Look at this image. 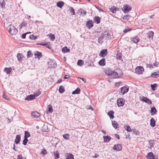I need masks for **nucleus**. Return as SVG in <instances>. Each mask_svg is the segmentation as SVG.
Here are the masks:
<instances>
[{
	"label": "nucleus",
	"instance_id": "57",
	"mask_svg": "<svg viewBox=\"0 0 159 159\" xmlns=\"http://www.w3.org/2000/svg\"><path fill=\"white\" fill-rule=\"evenodd\" d=\"M17 159H25L24 157H22L21 155L18 156Z\"/></svg>",
	"mask_w": 159,
	"mask_h": 159
},
{
	"label": "nucleus",
	"instance_id": "24",
	"mask_svg": "<svg viewBox=\"0 0 159 159\" xmlns=\"http://www.w3.org/2000/svg\"><path fill=\"white\" fill-rule=\"evenodd\" d=\"M114 112L113 111H111L108 112V115L111 119H113L114 118Z\"/></svg>",
	"mask_w": 159,
	"mask_h": 159
},
{
	"label": "nucleus",
	"instance_id": "50",
	"mask_svg": "<svg viewBox=\"0 0 159 159\" xmlns=\"http://www.w3.org/2000/svg\"><path fill=\"white\" fill-rule=\"evenodd\" d=\"M48 44H50V43H45L44 42H42L40 43H39L38 44L41 45H43V46H47L48 45Z\"/></svg>",
	"mask_w": 159,
	"mask_h": 159
},
{
	"label": "nucleus",
	"instance_id": "17",
	"mask_svg": "<svg viewBox=\"0 0 159 159\" xmlns=\"http://www.w3.org/2000/svg\"><path fill=\"white\" fill-rule=\"evenodd\" d=\"M20 141V135H17L16 136L15 142L17 144H18Z\"/></svg>",
	"mask_w": 159,
	"mask_h": 159
},
{
	"label": "nucleus",
	"instance_id": "51",
	"mask_svg": "<svg viewBox=\"0 0 159 159\" xmlns=\"http://www.w3.org/2000/svg\"><path fill=\"white\" fill-rule=\"evenodd\" d=\"M2 97L4 98L7 100H9V98L8 97H7V96H6L4 92H3V94L2 95Z\"/></svg>",
	"mask_w": 159,
	"mask_h": 159
},
{
	"label": "nucleus",
	"instance_id": "33",
	"mask_svg": "<svg viewBox=\"0 0 159 159\" xmlns=\"http://www.w3.org/2000/svg\"><path fill=\"white\" fill-rule=\"evenodd\" d=\"M153 34V32L152 31H150L149 32L148 37L149 38L151 39H152Z\"/></svg>",
	"mask_w": 159,
	"mask_h": 159
},
{
	"label": "nucleus",
	"instance_id": "37",
	"mask_svg": "<svg viewBox=\"0 0 159 159\" xmlns=\"http://www.w3.org/2000/svg\"><path fill=\"white\" fill-rule=\"evenodd\" d=\"M59 153L57 151L54 152V157L55 159L58 158L59 157Z\"/></svg>",
	"mask_w": 159,
	"mask_h": 159
},
{
	"label": "nucleus",
	"instance_id": "53",
	"mask_svg": "<svg viewBox=\"0 0 159 159\" xmlns=\"http://www.w3.org/2000/svg\"><path fill=\"white\" fill-rule=\"evenodd\" d=\"M116 59L120 60L122 58L121 54H117L116 56Z\"/></svg>",
	"mask_w": 159,
	"mask_h": 159
},
{
	"label": "nucleus",
	"instance_id": "49",
	"mask_svg": "<svg viewBox=\"0 0 159 159\" xmlns=\"http://www.w3.org/2000/svg\"><path fill=\"white\" fill-rule=\"evenodd\" d=\"M30 38L32 40H35L37 39V37L33 35H30Z\"/></svg>",
	"mask_w": 159,
	"mask_h": 159
},
{
	"label": "nucleus",
	"instance_id": "29",
	"mask_svg": "<svg viewBox=\"0 0 159 159\" xmlns=\"http://www.w3.org/2000/svg\"><path fill=\"white\" fill-rule=\"evenodd\" d=\"M62 51L64 53H66L69 52L70 49L68 48L67 47H64L62 48Z\"/></svg>",
	"mask_w": 159,
	"mask_h": 159
},
{
	"label": "nucleus",
	"instance_id": "54",
	"mask_svg": "<svg viewBox=\"0 0 159 159\" xmlns=\"http://www.w3.org/2000/svg\"><path fill=\"white\" fill-rule=\"evenodd\" d=\"M149 143L151 148L153 147V142L152 140L150 141Z\"/></svg>",
	"mask_w": 159,
	"mask_h": 159
},
{
	"label": "nucleus",
	"instance_id": "59",
	"mask_svg": "<svg viewBox=\"0 0 159 159\" xmlns=\"http://www.w3.org/2000/svg\"><path fill=\"white\" fill-rule=\"evenodd\" d=\"M78 78L80 79L81 80H82L84 83H85L86 80L85 79L82 78L80 77H78Z\"/></svg>",
	"mask_w": 159,
	"mask_h": 159
},
{
	"label": "nucleus",
	"instance_id": "44",
	"mask_svg": "<svg viewBox=\"0 0 159 159\" xmlns=\"http://www.w3.org/2000/svg\"><path fill=\"white\" fill-rule=\"evenodd\" d=\"M28 141V140L26 138H24V139L23 141V144L24 145H26Z\"/></svg>",
	"mask_w": 159,
	"mask_h": 159
},
{
	"label": "nucleus",
	"instance_id": "5",
	"mask_svg": "<svg viewBox=\"0 0 159 159\" xmlns=\"http://www.w3.org/2000/svg\"><path fill=\"white\" fill-rule=\"evenodd\" d=\"M124 99L122 98H119L117 100V104L119 107L123 106L125 103Z\"/></svg>",
	"mask_w": 159,
	"mask_h": 159
},
{
	"label": "nucleus",
	"instance_id": "58",
	"mask_svg": "<svg viewBox=\"0 0 159 159\" xmlns=\"http://www.w3.org/2000/svg\"><path fill=\"white\" fill-rule=\"evenodd\" d=\"M121 83L120 82H116L115 83V85L116 86H119L120 84H121Z\"/></svg>",
	"mask_w": 159,
	"mask_h": 159
},
{
	"label": "nucleus",
	"instance_id": "43",
	"mask_svg": "<svg viewBox=\"0 0 159 159\" xmlns=\"http://www.w3.org/2000/svg\"><path fill=\"white\" fill-rule=\"evenodd\" d=\"M80 11L81 13L83 14V16H85L86 15V12L84 11L82 9H80Z\"/></svg>",
	"mask_w": 159,
	"mask_h": 159
},
{
	"label": "nucleus",
	"instance_id": "46",
	"mask_svg": "<svg viewBox=\"0 0 159 159\" xmlns=\"http://www.w3.org/2000/svg\"><path fill=\"white\" fill-rule=\"evenodd\" d=\"M33 56V54L31 51H29L27 52V57L28 58L31 57Z\"/></svg>",
	"mask_w": 159,
	"mask_h": 159
},
{
	"label": "nucleus",
	"instance_id": "56",
	"mask_svg": "<svg viewBox=\"0 0 159 159\" xmlns=\"http://www.w3.org/2000/svg\"><path fill=\"white\" fill-rule=\"evenodd\" d=\"M41 92H40V91H39L37 93H36L35 94V97H37L38 96H39L40 94H41Z\"/></svg>",
	"mask_w": 159,
	"mask_h": 159
},
{
	"label": "nucleus",
	"instance_id": "34",
	"mask_svg": "<svg viewBox=\"0 0 159 159\" xmlns=\"http://www.w3.org/2000/svg\"><path fill=\"white\" fill-rule=\"evenodd\" d=\"M151 87L152 90L153 91H154L156 89V88L157 87V85L156 84H151Z\"/></svg>",
	"mask_w": 159,
	"mask_h": 159
},
{
	"label": "nucleus",
	"instance_id": "21",
	"mask_svg": "<svg viewBox=\"0 0 159 159\" xmlns=\"http://www.w3.org/2000/svg\"><path fill=\"white\" fill-rule=\"evenodd\" d=\"M99 64L101 66H104L105 65V60L104 58H103L100 60L98 62Z\"/></svg>",
	"mask_w": 159,
	"mask_h": 159
},
{
	"label": "nucleus",
	"instance_id": "11",
	"mask_svg": "<svg viewBox=\"0 0 159 159\" xmlns=\"http://www.w3.org/2000/svg\"><path fill=\"white\" fill-rule=\"evenodd\" d=\"M141 100L149 104H152L151 101L148 98L143 96Z\"/></svg>",
	"mask_w": 159,
	"mask_h": 159
},
{
	"label": "nucleus",
	"instance_id": "19",
	"mask_svg": "<svg viewBox=\"0 0 159 159\" xmlns=\"http://www.w3.org/2000/svg\"><path fill=\"white\" fill-rule=\"evenodd\" d=\"M23 55L21 53H18L17 54V58L18 59V61L20 62L21 61L22 58L23 57Z\"/></svg>",
	"mask_w": 159,
	"mask_h": 159
},
{
	"label": "nucleus",
	"instance_id": "48",
	"mask_svg": "<svg viewBox=\"0 0 159 159\" xmlns=\"http://www.w3.org/2000/svg\"><path fill=\"white\" fill-rule=\"evenodd\" d=\"M111 11L113 13H115L116 12V8L112 7L110 9Z\"/></svg>",
	"mask_w": 159,
	"mask_h": 159
},
{
	"label": "nucleus",
	"instance_id": "55",
	"mask_svg": "<svg viewBox=\"0 0 159 159\" xmlns=\"http://www.w3.org/2000/svg\"><path fill=\"white\" fill-rule=\"evenodd\" d=\"M25 22H23L20 25V29L21 28H22L23 27H25Z\"/></svg>",
	"mask_w": 159,
	"mask_h": 159
},
{
	"label": "nucleus",
	"instance_id": "60",
	"mask_svg": "<svg viewBox=\"0 0 159 159\" xmlns=\"http://www.w3.org/2000/svg\"><path fill=\"white\" fill-rule=\"evenodd\" d=\"M27 34H22L21 37L22 39H25Z\"/></svg>",
	"mask_w": 159,
	"mask_h": 159
},
{
	"label": "nucleus",
	"instance_id": "42",
	"mask_svg": "<svg viewBox=\"0 0 159 159\" xmlns=\"http://www.w3.org/2000/svg\"><path fill=\"white\" fill-rule=\"evenodd\" d=\"M130 17V16L128 15L124 16L123 17V19L124 20H128Z\"/></svg>",
	"mask_w": 159,
	"mask_h": 159
},
{
	"label": "nucleus",
	"instance_id": "40",
	"mask_svg": "<svg viewBox=\"0 0 159 159\" xmlns=\"http://www.w3.org/2000/svg\"><path fill=\"white\" fill-rule=\"evenodd\" d=\"M64 138L66 139H69L70 138V135L68 134H64L63 135Z\"/></svg>",
	"mask_w": 159,
	"mask_h": 159
},
{
	"label": "nucleus",
	"instance_id": "18",
	"mask_svg": "<svg viewBox=\"0 0 159 159\" xmlns=\"http://www.w3.org/2000/svg\"><path fill=\"white\" fill-rule=\"evenodd\" d=\"M157 112V110L154 107H153L151 108V113L152 115H153L155 114Z\"/></svg>",
	"mask_w": 159,
	"mask_h": 159
},
{
	"label": "nucleus",
	"instance_id": "63",
	"mask_svg": "<svg viewBox=\"0 0 159 159\" xmlns=\"http://www.w3.org/2000/svg\"><path fill=\"white\" fill-rule=\"evenodd\" d=\"M99 156L98 155V154H95L94 156H92L94 158H97Z\"/></svg>",
	"mask_w": 159,
	"mask_h": 159
},
{
	"label": "nucleus",
	"instance_id": "64",
	"mask_svg": "<svg viewBox=\"0 0 159 159\" xmlns=\"http://www.w3.org/2000/svg\"><path fill=\"white\" fill-rule=\"evenodd\" d=\"M115 136L118 139H120V137H119V136L117 134H115Z\"/></svg>",
	"mask_w": 159,
	"mask_h": 159
},
{
	"label": "nucleus",
	"instance_id": "4",
	"mask_svg": "<svg viewBox=\"0 0 159 159\" xmlns=\"http://www.w3.org/2000/svg\"><path fill=\"white\" fill-rule=\"evenodd\" d=\"M129 87L128 86H123L121 87L120 89L119 92L120 94L123 95L128 92Z\"/></svg>",
	"mask_w": 159,
	"mask_h": 159
},
{
	"label": "nucleus",
	"instance_id": "61",
	"mask_svg": "<svg viewBox=\"0 0 159 159\" xmlns=\"http://www.w3.org/2000/svg\"><path fill=\"white\" fill-rule=\"evenodd\" d=\"M131 29H125V30H124V33H126L127 32L131 30Z\"/></svg>",
	"mask_w": 159,
	"mask_h": 159
},
{
	"label": "nucleus",
	"instance_id": "27",
	"mask_svg": "<svg viewBox=\"0 0 159 159\" xmlns=\"http://www.w3.org/2000/svg\"><path fill=\"white\" fill-rule=\"evenodd\" d=\"M131 40L135 43H137L139 41V39L137 37H136L134 38H132Z\"/></svg>",
	"mask_w": 159,
	"mask_h": 159
},
{
	"label": "nucleus",
	"instance_id": "7",
	"mask_svg": "<svg viewBox=\"0 0 159 159\" xmlns=\"http://www.w3.org/2000/svg\"><path fill=\"white\" fill-rule=\"evenodd\" d=\"M135 71L137 74H141L143 71V67L142 66H138L135 68Z\"/></svg>",
	"mask_w": 159,
	"mask_h": 159
},
{
	"label": "nucleus",
	"instance_id": "26",
	"mask_svg": "<svg viewBox=\"0 0 159 159\" xmlns=\"http://www.w3.org/2000/svg\"><path fill=\"white\" fill-rule=\"evenodd\" d=\"M11 68H5L4 70V71L6 72L7 74H9L11 71Z\"/></svg>",
	"mask_w": 159,
	"mask_h": 159
},
{
	"label": "nucleus",
	"instance_id": "3",
	"mask_svg": "<svg viewBox=\"0 0 159 159\" xmlns=\"http://www.w3.org/2000/svg\"><path fill=\"white\" fill-rule=\"evenodd\" d=\"M132 7L130 6L128 4H126L122 8V10L124 13H127L130 11Z\"/></svg>",
	"mask_w": 159,
	"mask_h": 159
},
{
	"label": "nucleus",
	"instance_id": "9",
	"mask_svg": "<svg viewBox=\"0 0 159 159\" xmlns=\"http://www.w3.org/2000/svg\"><path fill=\"white\" fill-rule=\"evenodd\" d=\"M112 148L114 150H116V151H120L122 150V146L120 144H117L115 145L114 147Z\"/></svg>",
	"mask_w": 159,
	"mask_h": 159
},
{
	"label": "nucleus",
	"instance_id": "38",
	"mask_svg": "<svg viewBox=\"0 0 159 159\" xmlns=\"http://www.w3.org/2000/svg\"><path fill=\"white\" fill-rule=\"evenodd\" d=\"M125 128L128 132L132 131V129H131L129 126L126 125L125 126Z\"/></svg>",
	"mask_w": 159,
	"mask_h": 159
},
{
	"label": "nucleus",
	"instance_id": "52",
	"mask_svg": "<svg viewBox=\"0 0 159 159\" xmlns=\"http://www.w3.org/2000/svg\"><path fill=\"white\" fill-rule=\"evenodd\" d=\"M47 152L46 150H45L44 149H43V150L42 151L41 154L43 155H46L47 154Z\"/></svg>",
	"mask_w": 159,
	"mask_h": 159
},
{
	"label": "nucleus",
	"instance_id": "12",
	"mask_svg": "<svg viewBox=\"0 0 159 159\" xmlns=\"http://www.w3.org/2000/svg\"><path fill=\"white\" fill-rule=\"evenodd\" d=\"M86 26L89 28L90 29V28L92 27L93 25V21L92 20H88L86 23Z\"/></svg>",
	"mask_w": 159,
	"mask_h": 159
},
{
	"label": "nucleus",
	"instance_id": "32",
	"mask_svg": "<svg viewBox=\"0 0 159 159\" xmlns=\"http://www.w3.org/2000/svg\"><path fill=\"white\" fill-rule=\"evenodd\" d=\"M41 54V53L37 52L34 54V55L36 57L39 58H41L42 57Z\"/></svg>",
	"mask_w": 159,
	"mask_h": 159
},
{
	"label": "nucleus",
	"instance_id": "10",
	"mask_svg": "<svg viewBox=\"0 0 159 159\" xmlns=\"http://www.w3.org/2000/svg\"><path fill=\"white\" fill-rule=\"evenodd\" d=\"M35 99V95L34 94L30 95L27 96L25 98V100L30 101Z\"/></svg>",
	"mask_w": 159,
	"mask_h": 159
},
{
	"label": "nucleus",
	"instance_id": "15",
	"mask_svg": "<svg viewBox=\"0 0 159 159\" xmlns=\"http://www.w3.org/2000/svg\"><path fill=\"white\" fill-rule=\"evenodd\" d=\"M94 21L97 24L100 22L101 18L98 16H96L93 19Z\"/></svg>",
	"mask_w": 159,
	"mask_h": 159
},
{
	"label": "nucleus",
	"instance_id": "20",
	"mask_svg": "<svg viewBox=\"0 0 159 159\" xmlns=\"http://www.w3.org/2000/svg\"><path fill=\"white\" fill-rule=\"evenodd\" d=\"M64 3L62 1H60L57 2V6L60 7L61 8L64 5Z\"/></svg>",
	"mask_w": 159,
	"mask_h": 159
},
{
	"label": "nucleus",
	"instance_id": "13",
	"mask_svg": "<svg viewBox=\"0 0 159 159\" xmlns=\"http://www.w3.org/2000/svg\"><path fill=\"white\" fill-rule=\"evenodd\" d=\"M40 116V114L37 111L32 112L31 116L33 117H38Z\"/></svg>",
	"mask_w": 159,
	"mask_h": 159
},
{
	"label": "nucleus",
	"instance_id": "31",
	"mask_svg": "<svg viewBox=\"0 0 159 159\" xmlns=\"http://www.w3.org/2000/svg\"><path fill=\"white\" fill-rule=\"evenodd\" d=\"M65 89L63 86H60L59 89V92L60 93H62L65 91Z\"/></svg>",
	"mask_w": 159,
	"mask_h": 159
},
{
	"label": "nucleus",
	"instance_id": "28",
	"mask_svg": "<svg viewBox=\"0 0 159 159\" xmlns=\"http://www.w3.org/2000/svg\"><path fill=\"white\" fill-rule=\"evenodd\" d=\"M80 92V89L79 88H77L75 90L73 91L72 93V94H79Z\"/></svg>",
	"mask_w": 159,
	"mask_h": 159
},
{
	"label": "nucleus",
	"instance_id": "25",
	"mask_svg": "<svg viewBox=\"0 0 159 159\" xmlns=\"http://www.w3.org/2000/svg\"><path fill=\"white\" fill-rule=\"evenodd\" d=\"M1 7L2 8H4L5 7L6 3L5 0H2L0 2Z\"/></svg>",
	"mask_w": 159,
	"mask_h": 159
},
{
	"label": "nucleus",
	"instance_id": "1",
	"mask_svg": "<svg viewBox=\"0 0 159 159\" xmlns=\"http://www.w3.org/2000/svg\"><path fill=\"white\" fill-rule=\"evenodd\" d=\"M105 73L110 76L111 79L116 78L118 76V74L116 72L111 70L110 68L107 69L105 70Z\"/></svg>",
	"mask_w": 159,
	"mask_h": 159
},
{
	"label": "nucleus",
	"instance_id": "6",
	"mask_svg": "<svg viewBox=\"0 0 159 159\" xmlns=\"http://www.w3.org/2000/svg\"><path fill=\"white\" fill-rule=\"evenodd\" d=\"M102 35L106 39H109L111 38L110 34L108 31H105Z\"/></svg>",
	"mask_w": 159,
	"mask_h": 159
},
{
	"label": "nucleus",
	"instance_id": "45",
	"mask_svg": "<svg viewBox=\"0 0 159 159\" xmlns=\"http://www.w3.org/2000/svg\"><path fill=\"white\" fill-rule=\"evenodd\" d=\"M49 36L50 39L51 40L53 41L55 40V38L54 34H50Z\"/></svg>",
	"mask_w": 159,
	"mask_h": 159
},
{
	"label": "nucleus",
	"instance_id": "16",
	"mask_svg": "<svg viewBox=\"0 0 159 159\" xmlns=\"http://www.w3.org/2000/svg\"><path fill=\"white\" fill-rule=\"evenodd\" d=\"M103 138L104 139V141L105 142H109L111 139V138L108 135L106 136H103Z\"/></svg>",
	"mask_w": 159,
	"mask_h": 159
},
{
	"label": "nucleus",
	"instance_id": "36",
	"mask_svg": "<svg viewBox=\"0 0 159 159\" xmlns=\"http://www.w3.org/2000/svg\"><path fill=\"white\" fill-rule=\"evenodd\" d=\"M30 134L28 131H25V132L24 138H26L28 139V138L30 137Z\"/></svg>",
	"mask_w": 159,
	"mask_h": 159
},
{
	"label": "nucleus",
	"instance_id": "8",
	"mask_svg": "<svg viewBox=\"0 0 159 159\" xmlns=\"http://www.w3.org/2000/svg\"><path fill=\"white\" fill-rule=\"evenodd\" d=\"M107 54V50L104 49L102 50L99 53V56L102 57H104Z\"/></svg>",
	"mask_w": 159,
	"mask_h": 159
},
{
	"label": "nucleus",
	"instance_id": "23",
	"mask_svg": "<svg viewBox=\"0 0 159 159\" xmlns=\"http://www.w3.org/2000/svg\"><path fill=\"white\" fill-rule=\"evenodd\" d=\"M150 125L151 126L154 127L155 126V121L153 118H152L150 120Z\"/></svg>",
	"mask_w": 159,
	"mask_h": 159
},
{
	"label": "nucleus",
	"instance_id": "47",
	"mask_svg": "<svg viewBox=\"0 0 159 159\" xmlns=\"http://www.w3.org/2000/svg\"><path fill=\"white\" fill-rule=\"evenodd\" d=\"M69 9L70 12L72 13L73 15H75V10L72 7H70Z\"/></svg>",
	"mask_w": 159,
	"mask_h": 159
},
{
	"label": "nucleus",
	"instance_id": "14",
	"mask_svg": "<svg viewBox=\"0 0 159 159\" xmlns=\"http://www.w3.org/2000/svg\"><path fill=\"white\" fill-rule=\"evenodd\" d=\"M65 157L66 159H74V156L70 153H66Z\"/></svg>",
	"mask_w": 159,
	"mask_h": 159
},
{
	"label": "nucleus",
	"instance_id": "39",
	"mask_svg": "<svg viewBox=\"0 0 159 159\" xmlns=\"http://www.w3.org/2000/svg\"><path fill=\"white\" fill-rule=\"evenodd\" d=\"M159 75V70L156 72H154L151 75V76L152 77H155V76H157Z\"/></svg>",
	"mask_w": 159,
	"mask_h": 159
},
{
	"label": "nucleus",
	"instance_id": "41",
	"mask_svg": "<svg viewBox=\"0 0 159 159\" xmlns=\"http://www.w3.org/2000/svg\"><path fill=\"white\" fill-rule=\"evenodd\" d=\"M53 111L52 106L51 105H49V107L48 109V111L49 112L52 113Z\"/></svg>",
	"mask_w": 159,
	"mask_h": 159
},
{
	"label": "nucleus",
	"instance_id": "62",
	"mask_svg": "<svg viewBox=\"0 0 159 159\" xmlns=\"http://www.w3.org/2000/svg\"><path fill=\"white\" fill-rule=\"evenodd\" d=\"M69 77H70L69 75H65V77L64 78V79H67L69 78Z\"/></svg>",
	"mask_w": 159,
	"mask_h": 159
},
{
	"label": "nucleus",
	"instance_id": "35",
	"mask_svg": "<svg viewBox=\"0 0 159 159\" xmlns=\"http://www.w3.org/2000/svg\"><path fill=\"white\" fill-rule=\"evenodd\" d=\"M104 38L102 36L99 37L98 38V42L99 43L102 44L103 42V39Z\"/></svg>",
	"mask_w": 159,
	"mask_h": 159
},
{
	"label": "nucleus",
	"instance_id": "30",
	"mask_svg": "<svg viewBox=\"0 0 159 159\" xmlns=\"http://www.w3.org/2000/svg\"><path fill=\"white\" fill-rule=\"evenodd\" d=\"M77 65L80 66H82L84 64V61L82 60H78Z\"/></svg>",
	"mask_w": 159,
	"mask_h": 159
},
{
	"label": "nucleus",
	"instance_id": "2",
	"mask_svg": "<svg viewBox=\"0 0 159 159\" xmlns=\"http://www.w3.org/2000/svg\"><path fill=\"white\" fill-rule=\"evenodd\" d=\"M9 33L12 35H15L18 32L17 30L13 25H9L7 28Z\"/></svg>",
	"mask_w": 159,
	"mask_h": 159
},
{
	"label": "nucleus",
	"instance_id": "22",
	"mask_svg": "<svg viewBox=\"0 0 159 159\" xmlns=\"http://www.w3.org/2000/svg\"><path fill=\"white\" fill-rule=\"evenodd\" d=\"M112 125L113 127L115 129H117L119 128V124L116 121H112Z\"/></svg>",
	"mask_w": 159,
	"mask_h": 159
}]
</instances>
